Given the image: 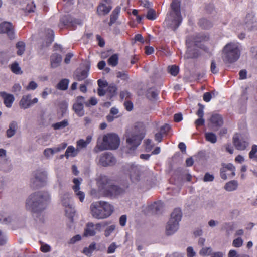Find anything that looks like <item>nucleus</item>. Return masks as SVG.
<instances>
[{
  "label": "nucleus",
  "instance_id": "1",
  "mask_svg": "<svg viewBox=\"0 0 257 257\" xmlns=\"http://www.w3.org/2000/svg\"><path fill=\"white\" fill-rule=\"evenodd\" d=\"M126 169L131 183L138 187H140L152 180V172L149 170L142 171L137 165L128 164L126 165Z\"/></svg>",
  "mask_w": 257,
  "mask_h": 257
},
{
  "label": "nucleus",
  "instance_id": "2",
  "mask_svg": "<svg viewBox=\"0 0 257 257\" xmlns=\"http://www.w3.org/2000/svg\"><path fill=\"white\" fill-rule=\"evenodd\" d=\"M50 201V196L45 192H35L29 196L26 200L27 209L34 212H40L44 210Z\"/></svg>",
  "mask_w": 257,
  "mask_h": 257
},
{
  "label": "nucleus",
  "instance_id": "3",
  "mask_svg": "<svg viewBox=\"0 0 257 257\" xmlns=\"http://www.w3.org/2000/svg\"><path fill=\"white\" fill-rule=\"evenodd\" d=\"M182 21L180 2L176 0L173 1L171 4V11L167 14L164 24L168 28L175 31Z\"/></svg>",
  "mask_w": 257,
  "mask_h": 257
},
{
  "label": "nucleus",
  "instance_id": "4",
  "mask_svg": "<svg viewBox=\"0 0 257 257\" xmlns=\"http://www.w3.org/2000/svg\"><path fill=\"white\" fill-rule=\"evenodd\" d=\"M90 210L93 217L97 219H104L112 214L114 208L107 202L99 201L91 203Z\"/></svg>",
  "mask_w": 257,
  "mask_h": 257
},
{
  "label": "nucleus",
  "instance_id": "5",
  "mask_svg": "<svg viewBox=\"0 0 257 257\" xmlns=\"http://www.w3.org/2000/svg\"><path fill=\"white\" fill-rule=\"evenodd\" d=\"M120 144L119 137L114 133H108L103 137L102 142L98 139L93 151L98 153L105 150H115L118 148Z\"/></svg>",
  "mask_w": 257,
  "mask_h": 257
},
{
  "label": "nucleus",
  "instance_id": "6",
  "mask_svg": "<svg viewBox=\"0 0 257 257\" xmlns=\"http://www.w3.org/2000/svg\"><path fill=\"white\" fill-rule=\"evenodd\" d=\"M240 55L239 44L230 43L226 45L223 51L222 59L225 63H232L237 61Z\"/></svg>",
  "mask_w": 257,
  "mask_h": 257
},
{
  "label": "nucleus",
  "instance_id": "7",
  "mask_svg": "<svg viewBox=\"0 0 257 257\" xmlns=\"http://www.w3.org/2000/svg\"><path fill=\"white\" fill-rule=\"evenodd\" d=\"M182 218V212L179 208L175 209L171 214V218L166 226V234H173L179 228V222Z\"/></svg>",
  "mask_w": 257,
  "mask_h": 257
},
{
  "label": "nucleus",
  "instance_id": "8",
  "mask_svg": "<svg viewBox=\"0 0 257 257\" xmlns=\"http://www.w3.org/2000/svg\"><path fill=\"white\" fill-rule=\"evenodd\" d=\"M137 128H135V130ZM143 138V136L141 134L136 133V131L131 133H128L126 135V140L127 146L130 150H135L141 143V142Z\"/></svg>",
  "mask_w": 257,
  "mask_h": 257
},
{
  "label": "nucleus",
  "instance_id": "9",
  "mask_svg": "<svg viewBox=\"0 0 257 257\" xmlns=\"http://www.w3.org/2000/svg\"><path fill=\"white\" fill-rule=\"evenodd\" d=\"M244 24L245 28L248 31L257 30V17L254 12H251L246 14L244 20Z\"/></svg>",
  "mask_w": 257,
  "mask_h": 257
},
{
  "label": "nucleus",
  "instance_id": "10",
  "mask_svg": "<svg viewBox=\"0 0 257 257\" xmlns=\"http://www.w3.org/2000/svg\"><path fill=\"white\" fill-rule=\"evenodd\" d=\"M47 180V174L45 171H37L34 174V177L31 182L34 187H40L43 185Z\"/></svg>",
  "mask_w": 257,
  "mask_h": 257
},
{
  "label": "nucleus",
  "instance_id": "11",
  "mask_svg": "<svg viewBox=\"0 0 257 257\" xmlns=\"http://www.w3.org/2000/svg\"><path fill=\"white\" fill-rule=\"evenodd\" d=\"M85 102V98L81 96H79L76 98L75 102L73 104L72 109L76 114L79 117H82L85 115V110L84 105Z\"/></svg>",
  "mask_w": 257,
  "mask_h": 257
},
{
  "label": "nucleus",
  "instance_id": "12",
  "mask_svg": "<svg viewBox=\"0 0 257 257\" xmlns=\"http://www.w3.org/2000/svg\"><path fill=\"white\" fill-rule=\"evenodd\" d=\"M116 162L113 155L108 152L102 154L99 159V163L103 167L110 166L114 165Z\"/></svg>",
  "mask_w": 257,
  "mask_h": 257
},
{
  "label": "nucleus",
  "instance_id": "13",
  "mask_svg": "<svg viewBox=\"0 0 257 257\" xmlns=\"http://www.w3.org/2000/svg\"><path fill=\"white\" fill-rule=\"evenodd\" d=\"M124 192V190L120 187L110 184L104 191L102 194L106 197H115L120 195Z\"/></svg>",
  "mask_w": 257,
  "mask_h": 257
},
{
  "label": "nucleus",
  "instance_id": "14",
  "mask_svg": "<svg viewBox=\"0 0 257 257\" xmlns=\"http://www.w3.org/2000/svg\"><path fill=\"white\" fill-rule=\"evenodd\" d=\"M210 127L214 131H218L223 124L222 117L218 114H213L210 119Z\"/></svg>",
  "mask_w": 257,
  "mask_h": 257
},
{
  "label": "nucleus",
  "instance_id": "15",
  "mask_svg": "<svg viewBox=\"0 0 257 257\" xmlns=\"http://www.w3.org/2000/svg\"><path fill=\"white\" fill-rule=\"evenodd\" d=\"M0 33L7 34L10 39L15 38L14 28L10 22H4L0 24Z\"/></svg>",
  "mask_w": 257,
  "mask_h": 257
},
{
  "label": "nucleus",
  "instance_id": "16",
  "mask_svg": "<svg viewBox=\"0 0 257 257\" xmlns=\"http://www.w3.org/2000/svg\"><path fill=\"white\" fill-rule=\"evenodd\" d=\"M233 143L235 148L238 150H244L248 146V143L239 138L238 134H235L233 137Z\"/></svg>",
  "mask_w": 257,
  "mask_h": 257
},
{
  "label": "nucleus",
  "instance_id": "17",
  "mask_svg": "<svg viewBox=\"0 0 257 257\" xmlns=\"http://www.w3.org/2000/svg\"><path fill=\"white\" fill-rule=\"evenodd\" d=\"M62 58L61 55L57 53L52 54L50 57V66L52 68L59 67L61 63Z\"/></svg>",
  "mask_w": 257,
  "mask_h": 257
},
{
  "label": "nucleus",
  "instance_id": "18",
  "mask_svg": "<svg viewBox=\"0 0 257 257\" xmlns=\"http://www.w3.org/2000/svg\"><path fill=\"white\" fill-rule=\"evenodd\" d=\"M198 106H199V109L197 110L196 112V114L199 117V118L196 119L195 121V124L196 126H199L201 125H203L204 124L205 120L203 118L204 116V106L200 103L198 104Z\"/></svg>",
  "mask_w": 257,
  "mask_h": 257
},
{
  "label": "nucleus",
  "instance_id": "19",
  "mask_svg": "<svg viewBox=\"0 0 257 257\" xmlns=\"http://www.w3.org/2000/svg\"><path fill=\"white\" fill-rule=\"evenodd\" d=\"M0 96L3 98L4 103L6 106L8 108H10L15 99L14 96L5 92H1Z\"/></svg>",
  "mask_w": 257,
  "mask_h": 257
},
{
  "label": "nucleus",
  "instance_id": "20",
  "mask_svg": "<svg viewBox=\"0 0 257 257\" xmlns=\"http://www.w3.org/2000/svg\"><path fill=\"white\" fill-rule=\"evenodd\" d=\"M89 70V67L88 66L84 70H77L74 74V78L79 81L84 80L88 76Z\"/></svg>",
  "mask_w": 257,
  "mask_h": 257
},
{
  "label": "nucleus",
  "instance_id": "21",
  "mask_svg": "<svg viewBox=\"0 0 257 257\" xmlns=\"http://www.w3.org/2000/svg\"><path fill=\"white\" fill-rule=\"evenodd\" d=\"M111 184L110 180L105 176H101L98 181V187L100 191L103 193L110 185Z\"/></svg>",
  "mask_w": 257,
  "mask_h": 257
},
{
  "label": "nucleus",
  "instance_id": "22",
  "mask_svg": "<svg viewBox=\"0 0 257 257\" xmlns=\"http://www.w3.org/2000/svg\"><path fill=\"white\" fill-rule=\"evenodd\" d=\"M21 108L27 109L31 106V96L27 95L23 96L19 103Z\"/></svg>",
  "mask_w": 257,
  "mask_h": 257
},
{
  "label": "nucleus",
  "instance_id": "23",
  "mask_svg": "<svg viewBox=\"0 0 257 257\" xmlns=\"http://www.w3.org/2000/svg\"><path fill=\"white\" fill-rule=\"evenodd\" d=\"M18 128L17 122L15 121H13L9 124V128L6 131V135L8 138H11L16 133Z\"/></svg>",
  "mask_w": 257,
  "mask_h": 257
},
{
  "label": "nucleus",
  "instance_id": "24",
  "mask_svg": "<svg viewBox=\"0 0 257 257\" xmlns=\"http://www.w3.org/2000/svg\"><path fill=\"white\" fill-rule=\"evenodd\" d=\"M61 201L62 205L65 208L73 205L71 202V195L68 193H65L61 196Z\"/></svg>",
  "mask_w": 257,
  "mask_h": 257
},
{
  "label": "nucleus",
  "instance_id": "25",
  "mask_svg": "<svg viewBox=\"0 0 257 257\" xmlns=\"http://www.w3.org/2000/svg\"><path fill=\"white\" fill-rule=\"evenodd\" d=\"M94 224L92 222H89L87 224L84 232V236L86 237L93 236L96 234L94 229Z\"/></svg>",
  "mask_w": 257,
  "mask_h": 257
},
{
  "label": "nucleus",
  "instance_id": "26",
  "mask_svg": "<svg viewBox=\"0 0 257 257\" xmlns=\"http://www.w3.org/2000/svg\"><path fill=\"white\" fill-rule=\"evenodd\" d=\"M111 9V7L101 3L98 6L97 12L99 15H105L110 11Z\"/></svg>",
  "mask_w": 257,
  "mask_h": 257
},
{
  "label": "nucleus",
  "instance_id": "27",
  "mask_svg": "<svg viewBox=\"0 0 257 257\" xmlns=\"http://www.w3.org/2000/svg\"><path fill=\"white\" fill-rule=\"evenodd\" d=\"M238 182L236 180H232L230 181L227 183L224 186V189L229 192L233 191L235 190L238 187Z\"/></svg>",
  "mask_w": 257,
  "mask_h": 257
},
{
  "label": "nucleus",
  "instance_id": "28",
  "mask_svg": "<svg viewBox=\"0 0 257 257\" xmlns=\"http://www.w3.org/2000/svg\"><path fill=\"white\" fill-rule=\"evenodd\" d=\"M79 152L72 146H69L66 149L64 156L66 158L75 157Z\"/></svg>",
  "mask_w": 257,
  "mask_h": 257
},
{
  "label": "nucleus",
  "instance_id": "29",
  "mask_svg": "<svg viewBox=\"0 0 257 257\" xmlns=\"http://www.w3.org/2000/svg\"><path fill=\"white\" fill-rule=\"evenodd\" d=\"M162 204L160 202H155L152 204H151L149 206V209L153 213L157 214L160 212L162 209Z\"/></svg>",
  "mask_w": 257,
  "mask_h": 257
},
{
  "label": "nucleus",
  "instance_id": "30",
  "mask_svg": "<svg viewBox=\"0 0 257 257\" xmlns=\"http://www.w3.org/2000/svg\"><path fill=\"white\" fill-rule=\"evenodd\" d=\"M69 125V122L67 119H64L62 121L54 123L52 127L55 130L64 128Z\"/></svg>",
  "mask_w": 257,
  "mask_h": 257
},
{
  "label": "nucleus",
  "instance_id": "31",
  "mask_svg": "<svg viewBox=\"0 0 257 257\" xmlns=\"http://www.w3.org/2000/svg\"><path fill=\"white\" fill-rule=\"evenodd\" d=\"M198 54L195 50L192 49L188 46L187 50L184 55V58L186 59H190L197 57Z\"/></svg>",
  "mask_w": 257,
  "mask_h": 257
},
{
  "label": "nucleus",
  "instance_id": "32",
  "mask_svg": "<svg viewBox=\"0 0 257 257\" xmlns=\"http://www.w3.org/2000/svg\"><path fill=\"white\" fill-rule=\"evenodd\" d=\"M158 91L155 88H149L147 92V97L151 100L156 99L158 95Z\"/></svg>",
  "mask_w": 257,
  "mask_h": 257
},
{
  "label": "nucleus",
  "instance_id": "33",
  "mask_svg": "<svg viewBox=\"0 0 257 257\" xmlns=\"http://www.w3.org/2000/svg\"><path fill=\"white\" fill-rule=\"evenodd\" d=\"M65 211L66 216L70 219L71 221H72L75 212L73 205H71L70 206H68V207H65Z\"/></svg>",
  "mask_w": 257,
  "mask_h": 257
},
{
  "label": "nucleus",
  "instance_id": "34",
  "mask_svg": "<svg viewBox=\"0 0 257 257\" xmlns=\"http://www.w3.org/2000/svg\"><path fill=\"white\" fill-rule=\"evenodd\" d=\"M69 81L67 79H62L57 85V88L61 90L67 89Z\"/></svg>",
  "mask_w": 257,
  "mask_h": 257
},
{
  "label": "nucleus",
  "instance_id": "35",
  "mask_svg": "<svg viewBox=\"0 0 257 257\" xmlns=\"http://www.w3.org/2000/svg\"><path fill=\"white\" fill-rule=\"evenodd\" d=\"M205 138L207 141L212 144H214L217 142L216 135L212 132H206L205 133Z\"/></svg>",
  "mask_w": 257,
  "mask_h": 257
},
{
  "label": "nucleus",
  "instance_id": "36",
  "mask_svg": "<svg viewBox=\"0 0 257 257\" xmlns=\"http://www.w3.org/2000/svg\"><path fill=\"white\" fill-rule=\"evenodd\" d=\"M16 48L17 49V54L20 56L23 55L25 51V43L22 41L18 42L16 44Z\"/></svg>",
  "mask_w": 257,
  "mask_h": 257
},
{
  "label": "nucleus",
  "instance_id": "37",
  "mask_svg": "<svg viewBox=\"0 0 257 257\" xmlns=\"http://www.w3.org/2000/svg\"><path fill=\"white\" fill-rule=\"evenodd\" d=\"M96 248V244L95 243H92L90 244L88 247H85L83 249V253L88 256H90L91 255L93 251Z\"/></svg>",
  "mask_w": 257,
  "mask_h": 257
},
{
  "label": "nucleus",
  "instance_id": "38",
  "mask_svg": "<svg viewBox=\"0 0 257 257\" xmlns=\"http://www.w3.org/2000/svg\"><path fill=\"white\" fill-rule=\"evenodd\" d=\"M118 55L117 54L112 55L108 59V63L109 65L113 67L116 66L118 64Z\"/></svg>",
  "mask_w": 257,
  "mask_h": 257
},
{
  "label": "nucleus",
  "instance_id": "39",
  "mask_svg": "<svg viewBox=\"0 0 257 257\" xmlns=\"http://www.w3.org/2000/svg\"><path fill=\"white\" fill-rule=\"evenodd\" d=\"M11 70L14 73L16 74H21L23 73L19 64L17 62H15L11 64Z\"/></svg>",
  "mask_w": 257,
  "mask_h": 257
},
{
  "label": "nucleus",
  "instance_id": "40",
  "mask_svg": "<svg viewBox=\"0 0 257 257\" xmlns=\"http://www.w3.org/2000/svg\"><path fill=\"white\" fill-rule=\"evenodd\" d=\"M199 24L204 29H209L212 26V23L209 21L204 18L200 20Z\"/></svg>",
  "mask_w": 257,
  "mask_h": 257
},
{
  "label": "nucleus",
  "instance_id": "41",
  "mask_svg": "<svg viewBox=\"0 0 257 257\" xmlns=\"http://www.w3.org/2000/svg\"><path fill=\"white\" fill-rule=\"evenodd\" d=\"M222 169H226V172H230L231 177H233L235 176V168L232 164L229 163L225 165Z\"/></svg>",
  "mask_w": 257,
  "mask_h": 257
},
{
  "label": "nucleus",
  "instance_id": "42",
  "mask_svg": "<svg viewBox=\"0 0 257 257\" xmlns=\"http://www.w3.org/2000/svg\"><path fill=\"white\" fill-rule=\"evenodd\" d=\"M88 145L86 144L85 140L83 139H80L76 142V149L79 152L81 149L86 148Z\"/></svg>",
  "mask_w": 257,
  "mask_h": 257
},
{
  "label": "nucleus",
  "instance_id": "43",
  "mask_svg": "<svg viewBox=\"0 0 257 257\" xmlns=\"http://www.w3.org/2000/svg\"><path fill=\"white\" fill-rule=\"evenodd\" d=\"M82 179H79L78 178H74L73 180V182L74 183V185L72 186V189L74 191H77V190H79L80 189V185L81 183Z\"/></svg>",
  "mask_w": 257,
  "mask_h": 257
},
{
  "label": "nucleus",
  "instance_id": "44",
  "mask_svg": "<svg viewBox=\"0 0 257 257\" xmlns=\"http://www.w3.org/2000/svg\"><path fill=\"white\" fill-rule=\"evenodd\" d=\"M146 17L148 19L150 20H155L156 18V14L155 11L151 8H149Z\"/></svg>",
  "mask_w": 257,
  "mask_h": 257
},
{
  "label": "nucleus",
  "instance_id": "45",
  "mask_svg": "<svg viewBox=\"0 0 257 257\" xmlns=\"http://www.w3.org/2000/svg\"><path fill=\"white\" fill-rule=\"evenodd\" d=\"M97 100L95 97H91L90 99L87 101L85 100V105L86 107H89L91 106H95L97 104Z\"/></svg>",
  "mask_w": 257,
  "mask_h": 257
},
{
  "label": "nucleus",
  "instance_id": "46",
  "mask_svg": "<svg viewBox=\"0 0 257 257\" xmlns=\"http://www.w3.org/2000/svg\"><path fill=\"white\" fill-rule=\"evenodd\" d=\"M168 72L173 76H176L179 72L178 67L172 65L168 67Z\"/></svg>",
  "mask_w": 257,
  "mask_h": 257
},
{
  "label": "nucleus",
  "instance_id": "47",
  "mask_svg": "<svg viewBox=\"0 0 257 257\" xmlns=\"http://www.w3.org/2000/svg\"><path fill=\"white\" fill-rule=\"evenodd\" d=\"M212 252L211 247H203L199 251V254L201 256L209 255Z\"/></svg>",
  "mask_w": 257,
  "mask_h": 257
},
{
  "label": "nucleus",
  "instance_id": "48",
  "mask_svg": "<svg viewBox=\"0 0 257 257\" xmlns=\"http://www.w3.org/2000/svg\"><path fill=\"white\" fill-rule=\"evenodd\" d=\"M74 193L77 198L80 200L81 202H83L85 199V193L82 191L77 190L74 191Z\"/></svg>",
  "mask_w": 257,
  "mask_h": 257
},
{
  "label": "nucleus",
  "instance_id": "49",
  "mask_svg": "<svg viewBox=\"0 0 257 257\" xmlns=\"http://www.w3.org/2000/svg\"><path fill=\"white\" fill-rule=\"evenodd\" d=\"M117 90V87L114 84L110 85L107 88V91L110 93L111 97L116 94Z\"/></svg>",
  "mask_w": 257,
  "mask_h": 257
},
{
  "label": "nucleus",
  "instance_id": "50",
  "mask_svg": "<svg viewBox=\"0 0 257 257\" xmlns=\"http://www.w3.org/2000/svg\"><path fill=\"white\" fill-rule=\"evenodd\" d=\"M67 144L66 143H63L59 145L58 147H55L52 149L53 154L56 153H58L62 150H64L67 146Z\"/></svg>",
  "mask_w": 257,
  "mask_h": 257
},
{
  "label": "nucleus",
  "instance_id": "51",
  "mask_svg": "<svg viewBox=\"0 0 257 257\" xmlns=\"http://www.w3.org/2000/svg\"><path fill=\"white\" fill-rule=\"evenodd\" d=\"M115 227L116 226L115 225H111L107 227L104 231L105 236L106 237H108L114 231Z\"/></svg>",
  "mask_w": 257,
  "mask_h": 257
},
{
  "label": "nucleus",
  "instance_id": "52",
  "mask_svg": "<svg viewBox=\"0 0 257 257\" xmlns=\"http://www.w3.org/2000/svg\"><path fill=\"white\" fill-rule=\"evenodd\" d=\"M35 9V5L33 2H31V3L27 4L26 7V11L28 13L34 12Z\"/></svg>",
  "mask_w": 257,
  "mask_h": 257
},
{
  "label": "nucleus",
  "instance_id": "53",
  "mask_svg": "<svg viewBox=\"0 0 257 257\" xmlns=\"http://www.w3.org/2000/svg\"><path fill=\"white\" fill-rule=\"evenodd\" d=\"M257 152V145H253L252 146L251 150L249 153V157L250 159H254L256 157V156L255 155V154Z\"/></svg>",
  "mask_w": 257,
  "mask_h": 257
},
{
  "label": "nucleus",
  "instance_id": "54",
  "mask_svg": "<svg viewBox=\"0 0 257 257\" xmlns=\"http://www.w3.org/2000/svg\"><path fill=\"white\" fill-rule=\"evenodd\" d=\"M232 244L235 247H240L243 244V240L240 237H238L233 241Z\"/></svg>",
  "mask_w": 257,
  "mask_h": 257
},
{
  "label": "nucleus",
  "instance_id": "55",
  "mask_svg": "<svg viewBox=\"0 0 257 257\" xmlns=\"http://www.w3.org/2000/svg\"><path fill=\"white\" fill-rule=\"evenodd\" d=\"M117 247V246L115 242L112 243L108 247V249L107 251V253L110 254L114 253Z\"/></svg>",
  "mask_w": 257,
  "mask_h": 257
},
{
  "label": "nucleus",
  "instance_id": "56",
  "mask_svg": "<svg viewBox=\"0 0 257 257\" xmlns=\"http://www.w3.org/2000/svg\"><path fill=\"white\" fill-rule=\"evenodd\" d=\"M214 179V177L213 175L209 173H206L203 178V181L204 182H211L213 181Z\"/></svg>",
  "mask_w": 257,
  "mask_h": 257
},
{
  "label": "nucleus",
  "instance_id": "57",
  "mask_svg": "<svg viewBox=\"0 0 257 257\" xmlns=\"http://www.w3.org/2000/svg\"><path fill=\"white\" fill-rule=\"evenodd\" d=\"M43 153L44 156L48 159L50 158L54 155L52 148H47L45 149Z\"/></svg>",
  "mask_w": 257,
  "mask_h": 257
},
{
  "label": "nucleus",
  "instance_id": "58",
  "mask_svg": "<svg viewBox=\"0 0 257 257\" xmlns=\"http://www.w3.org/2000/svg\"><path fill=\"white\" fill-rule=\"evenodd\" d=\"M210 69L213 74H216L218 72V69L217 68L216 64L214 60L211 61Z\"/></svg>",
  "mask_w": 257,
  "mask_h": 257
},
{
  "label": "nucleus",
  "instance_id": "59",
  "mask_svg": "<svg viewBox=\"0 0 257 257\" xmlns=\"http://www.w3.org/2000/svg\"><path fill=\"white\" fill-rule=\"evenodd\" d=\"M140 5L146 8H150L152 7V3L148 0H140Z\"/></svg>",
  "mask_w": 257,
  "mask_h": 257
},
{
  "label": "nucleus",
  "instance_id": "60",
  "mask_svg": "<svg viewBox=\"0 0 257 257\" xmlns=\"http://www.w3.org/2000/svg\"><path fill=\"white\" fill-rule=\"evenodd\" d=\"M38 85L34 81H31L29 85L27 86V90H35L37 88Z\"/></svg>",
  "mask_w": 257,
  "mask_h": 257
},
{
  "label": "nucleus",
  "instance_id": "61",
  "mask_svg": "<svg viewBox=\"0 0 257 257\" xmlns=\"http://www.w3.org/2000/svg\"><path fill=\"white\" fill-rule=\"evenodd\" d=\"M207 38L202 35H199L198 36H196V37L194 38L195 44L197 45L196 43L197 42L207 40Z\"/></svg>",
  "mask_w": 257,
  "mask_h": 257
},
{
  "label": "nucleus",
  "instance_id": "62",
  "mask_svg": "<svg viewBox=\"0 0 257 257\" xmlns=\"http://www.w3.org/2000/svg\"><path fill=\"white\" fill-rule=\"evenodd\" d=\"M187 253L188 257H194L196 255V252L194 251L192 247H188L187 248Z\"/></svg>",
  "mask_w": 257,
  "mask_h": 257
},
{
  "label": "nucleus",
  "instance_id": "63",
  "mask_svg": "<svg viewBox=\"0 0 257 257\" xmlns=\"http://www.w3.org/2000/svg\"><path fill=\"white\" fill-rule=\"evenodd\" d=\"M127 217L125 215H123L119 218V224L121 226H124L126 224Z\"/></svg>",
  "mask_w": 257,
  "mask_h": 257
},
{
  "label": "nucleus",
  "instance_id": "64",
  "mask_svg": "<svg viewBox=\"0 0 257 257\" xmlns=\"http://www.w3.org/2000/svg\"><path fill=\"white\" fill-rule=\"evenodd\" d=\"M170 128V125L167 124H165V125L161 126L160 128V132L162 134H166L169 131Z\"/></svg>",
  "mask_w": 257,
  "mask_h": 257
}]
</instances>
